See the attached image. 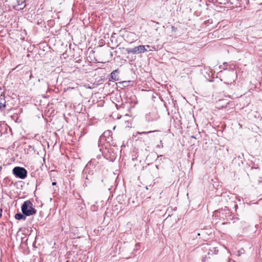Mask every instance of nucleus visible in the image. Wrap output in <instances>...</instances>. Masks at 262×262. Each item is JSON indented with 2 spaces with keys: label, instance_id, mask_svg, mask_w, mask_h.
I'll return each mask as SVG.
<instances>
[{
  "label": "nucleus",
  "instance_id": "nucleus-1",
  "mask_svg": "<svg viewBox=\"0 0 262 262\" xmlns=\"http://www.w3.org/2000/svg\"><path fill=\"white\" fill-rule=\"evenodd\" d=\"M22 213L26 216H31L36 213L32 203L30 200L25 201L21 206Z\"/></svg>",
  "mask_w": 262,
  "mask_h": 262
},
{
  "label": "nucleus",
  "instance_id": "nucleus-2",
  "mask_svg": "<svg viewBox=\"0 0 262 262\" xmlns=\"http://www.w3.org/2000/svg\"><path fill=\"white\" fill-rule=\"evenodd\" d=\"M95 160H91L85 166L82 171V176L86 180H91L92 176L94 174L93 170L91 169L95 165Z\"/></svg>",
  "mask_w": 262,
  "mask_h": 262
},
{
  "label": "nucleus",
  "instance_id": "nucleus-3",
  "mask_svg": "<svg viewBox=\"0 0 262 262\" xmlns=\"http://www.w3.org/2000/svg\"><path fill=\"white\" fill-rule=\"evenodd\" d=\"M13 173L17 178L21 179H24L27 176V170L21 167H15L13 169Z\"/></svg>",
  "mask_w": 262,
  "mask_h": 262
},
{
  "label": "nucleus",
  "instance_id": "nucleus-4",
  "mask_svg": "<svg viewBox=\"0 0 262 262\" xmlns=\"http://www.w3.org/2000/svg\"><path fill=\"white\" fill-rule=\"evenodd\" d=\"M125 51L128 54L132 53L133 54H138L145 52L147 50L145 48V46L140 45L139 46L135 47L133 49L126 48L125 49Z\"/></svg>",
  "mask_w": 262,
  "mask_h": 262
},
{
  "label": "nucleus",
  "instance_id": "nucleus-5",
  "mask_svg": "<svg viewBox=\"0 0 262 262\" xmlns=\"http://www.w3.org/2000/svg\"><path fill=\"white\" fill-rule=\"evenodd\" d=\"M26 0H17V4L15 5L14 8L16 10H20L23 9L26 6L24 3Z\"/></svg>",
  "mask_w": 262,
  "mask_h": 262
},
{
  "label": "nucleus",
  "instance_id": "nucleus-6",
  "mask_svg": "<svg viewBox=\"0 0 262 262\" xmlns=\"http://www.w3.org/2000/svg\"><path fill=\"white\" fill-rule=\"evenodd\" d=\"M119 73V71L118 69L113 71L111 73V78L115 81L118 80H119V76H118Z\"/></svg>",
  "mask_w": 262,
  "mask_h": 262
},
{
  "label": "nucleus",
  "instance_id": "nucleus-7",
  "mask_svg": "<svg viewBox=\"0 0 262 262\" xmlns=\"http://www.w3.org/2000/svg\"><path fill=\"white\" fill-rule=\"evenodd\" d=\"M26 215H24L23 213H16L15 214V218L16 219V220H24V221H25L26 219Z\"/></svg>",
  "mask_w": 262,
  "mask_h": 262
},
{
  "label": "nucleus",
  "instance_id": "nucleus-8",
  "mask_svg": "<svg viewBox=\"0 0 262 262\" xmlns=\"http://www.w3.org/2000/svg\"><path fill=\"white\" fill-rule=\"evenodd\" d=\"M5 101H4V103L3 102H1L0 103V111H3L5 110V108H6V104H5Z\"/></svg>",
  "mask_w": 262,
  "mask_h": 262
},
{
  "label": "nucleus",
  "instance_id": "nucleus-9",
  "mask_svg": "<svg viewBox=\"0 0 262 262\" xmlns=\"http://www.w3.org/2000/svg\"><path fill=\"white\" fill-rule=\"evenodd\" d=\"M157 131L156 130H154V131H149V132H138L137 133L138 134H150L151 133H155V132H156Z\"/></svg>",
  "mask_w": 262,
  "mask_h": 262
},
{
  "label": "nucleus",
  "instance_id": "nucleus-10",
  "mask_svg": "<svg viewBox=\"0 0 262 262\" xmlns=\"http://www.w3.org/2000/svg\"><path fill=\"white\" fill-rule=\"evenodd\" d=\"M160 144L157 145V147L158 148H163V143H162V140H160Z\"/></svg>",
  "mask_w": 262,
  "mask_h": 262
},
{
  "label": "nucleus",
  "instance_id": "nucleus-11",
  "mask_svg": "<svg viewBox=\"0 0 262 262\" xmlns=\"http://www.w3.org/2000/svg\"><path fill=\"white\" fill-rule=\"evenodd\" d=\"M150 115V114H149L148 116H146V120L148 121H153L155 119H150L149 118H148V117Z\"/></svg>",
  "mask_w": 262,
  "mask_h": 262
},
{
  "label": "nucleus",
  "instance_id": "nucleus-12",
  "mask_svg": "<svg viewBox=\"0 0 262 262\" xmlns=\"http://www.w3.org/2000/svg\"><path fill=\"white\" fill-rule=\"evenodd\" d=\"M206 257H207V256H206L205 257L203 258V259H202L203 262L205 261L206 260Z\"/></svg>",
  "mask_w": 262,
  "mask_h": 262
},
{
  "label": "nucleus",
  "instance_id": "nucleus-13",
  "mask_svg": "<svg viewBox=\"0 0 262 262\" xmlns=\"http://www.w3.org/2000/svg\"><path fill=\"white\" fill-rule=\"evenodd\" d=\"M88 186V184L86 182H84V183L83 184V186L84 187H86Z\"/></svg>",
  "mask_w": 262,
  "mask_h": 262
},
{
  "label": "nucleus",
  "instance_id": "nucleus-14",
  "mask_svg": "<svg viewBox=\"0 0 262 262\" xmlns=\"http://www.w3.org/2000/svg\"><path fill=\"white\" fill-rule=\"evenodd\" d=\"M52 185H56V182H52Z\"/></svg>",
  "mask_w": 262,
  "mask_h": 262
},
{
  "label": "nucleus",
  "instance_id": "nucleus-15",
  "mask_svg": "<svg viewBox=\"0 0 262 262\" xmlns=\"http://www.w3.org/2000/svg\"><path fill=\"white\" fill-rule=\"evenodd\" d=\"M2 209H1L0 210V217L2 216Z\"/></svg>",
  "mask_w": 262,
  "mask_h": 262
},
{
  "label": "nucleus",
  "instance_id": "nucleus-16",
  "mask_svg": "<svg viewBox=\"0 0 262 262\" xmlns=\"http://www.w3.org/2000/svg\"><path fill=\"white\" fill-rule=\"evenodd\" d=\"M147 137H148V138H152V137H151V136H147Z\"/></svg>",
  "mask_w": 262,
  "mask_h": 262
},
{
  "label": "nucleus",
  "instance_id": "nucleus-17",
  "mask_svg": "<svg viewBox=\"0 0 262 262\" xmlns=\"http://www.w3.org/2000/svg\"><path fill=\"white\" fill-rule=\"evenodd\" d=\"M227 64V62H225V63H224V66L226 65Z\"/></svg>",
  "mask_w": 262,
  "mask_h": 262
},
{
  "label": "nucleus",
  "instance_id": "nucleus-18",
  "mask_svg": "<svg viewBox=\"0 0 262 262\" xmlns=\"http://www.w3.org/2000/svg\"><path fill=\"white\" fill-rule=\"evenodd\" d=\"M113 38V36L112 35L111 37V39H112V38Z\"/></svg>",
  "mask_w": 262,
  "mask_h": 262
},
{
  "label": "nucleus",
  "instance_id": "nucleus-19",
  "mask_svg": "<svg viewBox=\"0 0 262 262\" xmlns=\"http://www.w3.org/2000/svg\"><path fill=\"white\" fill-rule=\"evenodd\" d=\"M209 2H212L213 1V0H209Z\"/></svg>",
  "mask_w": 262,
  "mask_h": 262
},
{
  "label": "nucleus",
  "instance_id": "nucleus-20",
  "mask_svg": "<svg viewBox=\"0 0 262 262\" xmlns=\"http://www.w3.org/2000/svg\"><path fill=\"white\" fill-rule=\"evenodd\" d=\"M146 47H147V48H150V46H148V45H147Z\"/></svg>",
  "mask_w": 262,
  "mask_h": 262
},
{
  "label": "nucleus",
  "instance_id": "nucleus-21",
  "mask_svg": "<svg viewBox=\"0 0 262 262\" xmlns=\"http://www.w3.org/2000/svg\"><path fill=\"white\" fill-rule=\"evenodd\" d=\"M152 49H154V50H155V49H156V48H154V47H152Z\"/></svg>",
  "mask_w": 262,
  "mask_h": 262
}]
</instances>
